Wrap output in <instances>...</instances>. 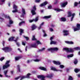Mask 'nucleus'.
Returning a JSON list of instances; mask_svg holds the SVG:
<instances>
[{
	"label": "nucleus",
	"instance_id": "f257e3e1",
	"mask_svg": "<svg viewBox=\"0 0 80 80\" xmlns=\"http://www.w3.org/2000/svg\"><path fill=\"white\" fill-rule=\"evenodd\" d=\"M31 75V74L30 73H28L26 76H23L21 77V76H19L18 77H17V78H15V80H18L19 78H20L21 77V78L20 79V80H23V79L24 78H30V76Z\"/></svg>",
	"mask_w": 80,
	"mask_h": 80
},
{
	"label": "nucleus",
	"instance_id": "f03ea898",
	"mask_svg": "<svg viewBox=\"0 0 80 80\" xmlns=\"http://www.w3.org/2000/svg\"><path fill=\"white\" fill-rule=\"evenodd\" d=\"M2 50H4L5 52L7 53V52H10V51H12V48H10L8 47H6L2 48Z\"/></svg>",
	"mask_w": 80,
	"mask_h": 80
},
{
	"label": "nucleus",
	"instance_id": "7ed1b4c3",
	"mask_svg": "<svg viewBox=\"0 0 80 80\" xmlns=\"http://www.w3.org/2000/svg\"><path fill=\"white\" fill-rule=\"evenodd\" d=\"M18 7L16 5H15V4H14L13 6V9H15L14 10H12V12L13 13H15L16 12H18V10H17V8Z\"/></svg>",
	"mask_w": 80,
	"mask_h": 80
},
{
	"label": "nucleus",
	"instance_id": "20e7f679",
	"mask_svg": "<svg viewBox=\"0 0 80 80\" xmlns=\"http://www.w3.org/2000/svg\"><path fill=\"white\" fill-rule=\"evenodd\" d=\"M48 51H54L55 52H57L58 50V48H50L48 49Z\"/></svg>",
	"mask_w": 80,
	"mask_h": 80
},
{
	"label": "nucleus",
	"instance_id": "39448f33",
	"mask_svg": "<svg viewBox=\"0 0 80 80\" xmlns=\"http://www.w3.org/2000/svg\"><path fill=\"white\" fill-rule=\"evenodd\" d=\"M76 27L77 28H74V32H76V31H78V30H80V24L77 23L76 25Z\"/></svg>",
	"mask_w": 80,
	"mask_h": 80
},
{
	"label": "nucleus",
	"instance_id": "423d86ee",
	"mask_svg": "<svg viewBox=\"0 0 80 80\" xmlns=\"http://www.w3.org/2000/svg\"><path fill=\"white\" fill-rule=\"evenodd\" d=\"M63 49L66 51L67 52H73V50L72 48H70L69 50V48H64Z\"/></svg>",
	"mask_w": 80,
	"mask_h": 80
},
{
	"label": "nucleus",
	"instance_id": "0eeeda50",
	"mask_svg": "<svg viewBox=\"0 0 80 80\" xmlns=\"http://www.w3.org/2000/svg\"><path fill=\"white\" fill-rule=\"evenodd\" d=\"M68 4V2H64L63 3H61L60 5L61 7H66V5Z\"/></svg>",
	"mask_w": 80,
	"mask_h": 80
},
{
	"label": "nucleus",
	"instance_id": "6e6552de",
	"mask_svg": "<svg viewBox=\"0 0 80 80\" xmlns=\"http://www.w3.org/2000/svg\"><path fill=\"white\" fill-rule=\"evenodd\" d=\"M38 78L39 79L41 78L42 80H45V77L43 75H38Z\"/></svg>",
	"mask_w": 80,
	"mask_h": 80
},
{
	"label": "nucleus",
	"instance_id": "1a4fd4ad",
	"mask_svg": "<svg viewBox=\"0 0 80 80\" xmlns=\"http://www.w3.org/2000/svg\"><path fill=\"white\" fill-rule=\"evenodd\" d=\"M53 62L54 64H55V65H60L61 64V63H60V62L59 61H53Z\"/></svg>",
	"mask_w": 80,
	"mask_h": 80
},
{
	"label": "nucleus",
	"instance_id": "9d476101",
	"mask_svg": "<svg viewBox=\"0 0 80 80\" xmlns=\"http://www.w3.org/2000/svg\"><path fill=\"white\" fill-rule=\"evenodd\" d=\"M10 66V65L8 64V65H7L5 64V65H3L2 67V69H3V70H5V69H6V68H7L8 67H9Z\"/></svg>",
	"mask_w": 80,
	"mask_h": 80
},
{
	"label": "nucleus",
	"instance_id": "9b49d317",
	"mask_svg": "<svg viewBox=\"0 0 80 80\" xmlns=\"http://www.w3.org/2000/svg\"><path fill=\"white\" fill-rule=\"evenodd\" d=\"M37 26L35 25V24H32V26L31 28L32 30H34L35 29L37 28Z\"/></svg>",
	"mask_w": 80,
	"mask_h": 80
},
{
	"label": "nucleus",
	"instance_id": "f8f14e48",
	"mask_svg": "<svg viewBox=\"0 0 80 80\" xmlns=\"http://www.w3.org/2000/svg\"><path fill=\"white\" fill-rule=\"evenodd\" d=\"M22 58V56H21L16 57H15V60L16 61H18V60H19V59H21Z\"/></svg>",
	"mask_w": 80,
	"mask_h": 80
},
{
	"label": "nucleus",
	"instance_id": "ddd939ff",
	"mask_svg": "<svg viewBox=\"0 0 80 80\" xmlns=\"http://www.w3.org/2000/svg\"><path fill=\"white\" fill-rule=\"evenodd\" d=\"M8 72V70H7V71H4V74L5 75V77H8H8H10V76H8V75H7V74L8 73L7 72Z\"/></svg>",
	"mask_w": 80,
	"mask_h": 80
},
{
	"label": "nucleus",
	"instance_id": "4468645a",
	"mask_svg": "<svg viewBox=\"0 0 80 80\" xmlns=\"http://www.w3.org/2000/svg\"><path fill=\"white\" fill-rule=\"evenodd\" d=\"M37 44L36 43H35L34 44H31L30 46V48H36L37 46Z\"/></svg>",
	"mask_w": 80,
	"mask_h": 80
},
{
	"label": "nucleus",
	"instance_id": "2eb2a0df",
	"mask_svg": "<svg viewBox=\"0 0 80 80\" xmlns=\"http://www.w3.org/2000/svg\"><path fill=\"white\" fill-rule=\"evenodd\" d=\"M48 3V2L47 1L41 4L40 5V7H43V6H45Z\"/></svg>",
	"mask_w": 80,
	"mask_h": 80
},
{
	"label": "nucleus",
	"instance_id": "dca6fc26",
	"mask_svg": "<svg viewBox=\"0 0 80 80\" xmlns=\"http://www.w3.org/2000/svg\"><path fill=\"white\" fill-rule=\"evenodd\" d=\"M31 12L32 13V15H36V12H35V11L33 10V9H32L31 10Z\"/></svg>",
	"mask_w": 80,
	"mask_h": 80
},
{
	"label": "nucleus",
	"instance_id": "f3484780",
	"mask_svg": "<svg viewBox=\"0 0 80 80\" xmlns=\"http://www.w3.org/2000/svg\"><path fill=\"white\" fill-rule=\"evenodd\" d=\"M14 38H15V37H11L10 38H9L8 40L9 41H14Z\"/></svg>",
	"mask_w": 80,
	"mask_h": 80
},
{
	"label": "nucleus",
	"instance_id": "a211bd4d",
	"mask_svg": "<svg viewBox=\"0 0 80 80\" xmlns=\"http://www.w3.org/2000/svg\"><path fill=\"white\" fill-rule=\"evenodd\" d=\"M67 20L66 18L65 17H62L61 18V22H65Z\"/></svg>",
	"mask_w": 80,
	"mask_h": 80
},
{
	"label": "nucleus",
	"instance_id": "6ab92c4d",
	"mask_svg": "<svg viewBox=\"0 0 80 80\" xmlns=\"http://www.w3.org/2000/svg\"><path fill=\"white\" fill-rule=\"evenodd\" d=\"M75 13H73L72 14V16L71 18V22H72L73 21V18H74V17L75 15Z\"/></svg>",
	"mask_w": 80,
	"mask_h": 80
},
{
	"label": "nucleus",
	"instance_id": "aec40b11",
	"mask_svg": "<svg viewBox=\"0 0 80 80\" xmlns=\"http://www.w3.org/2000/svg\"><path fill=\"white\" fill-rule=\"evenodd\" d=\"M39 68L40 70H47V68L44 67H41Z\"/></svg>",
	"mask_w": 80,
	"mask_h": 80
},
{
	"label": "nucleus",
	"instance_id": "412c9836",
	"mask_svg": "<svg viewBox=\"0 0 80 80\" xmlns=\"http://www.w3.org/2000/svg\"><path fill=\"white\" fill-rule=\"evenodd\" d=\"M50 44V45H52V44H54V45H56V44H57V42L52 41L51 42Z\"/></svg>",
	"mask_w": 80,
	"mask_h": 80
},
{
	"label": "nucleus",
	"instance_id": "4be33fe9",
	"mask_svg": "<svg viewBox=\"0 0 80 80\" xmlns=\"http://www.w3.org/2000/svg\"><path fill=\"white\" fill-rule=\"evenodd\" d=\"M65 43L68 44H73V42L72 41H66Z\"/></svg>",
	"mask_w": 80,
	"mask_h": 80
},
{
	"label": "nucleus",
	"instance_id": "5701e85b",
	"mask_svg": "<svg viewBox=\"0 0 80 80\" xmlns=\"http://www.w3.org/2000/svg\"><path fill=\"white\" fill-rule=\"evenodd\" d=\"M53 74H51L50 75H48L47 76V78H51L52 77H53Z\"/></svg>",
	"mask_w": 80,
	"mask_h": 80
},
{
	"label": "nucleus",
	"instance_id": "b1692460",
	"mask_svg": "<svg viewBox=\"0 0 80 80\" xmlns=\"http://www.w3.org/2000/svg\"><path fill=\"white\" fill-rule=\"evenodd\" d=\"M20 35H22V33H23V30L21 29L20 30Z\"/></svg>",
	"mask_w": 80,
	"mask_h": 80
},
{
	"label": "nucleus",
	"instance_id": "393cba45",
	"mask_svg": "<svg viewBox=\"0 0 80 80\" xmlns=\"http://www.w3.org/2000/svg\"><path fill=\"white\" fill-rule=\"evenodd\" d=\"M71 16H72V12H68V17H70Z\"/></svg>",
	"mask_w": 80,
	"mask_h": 80
},
{
	"label": "nucleus",
	"instance_id": "a878e982",
	"mask_svg": "<svg viewBox=\"0 0 80 80\" xmlns=\"http://www.w3.org/2000/svg\"><path fill=\"white\" fill-rule=\"evenodd\" d=\"M77 63H78V60H77V59H75V60L74 62V64L75 65H77Z\"/></svg>",
	"mask_w": 80,
	"mask_h": 80
},
{
	"label": "nucleus",
	"instance_id": "bb28decb",
	"mask_svg": "<svg viewBox=\"0 0 80 80\" xmlns=\"http://www.w3.org/2000/svg\"><path fill=\"white\" fill-rule=\"evenodd\" d=\"M51 69L52 70H57L55 68L52 66L51 67Z\"/></svg>",
	"mask_w": 80,
	"mask_h": 80
},
{
	"label": "nucleus",
	"instance_id": "cd10ccee",
	"mask_svg": "<svg viewBox=\"0 0 80 80\" xmlns=\"http://www.w3.org/2000/svg\"><path fill=\"white\" fill-rule=\"evenodd\" d=\"M32 40L33 41L37 40V39L35 38V35L32 36Z\"/></svg>",
	"mask_w": 80,
	"mask_h": 80
},
{
	"label": "nucleus",
	"instance_id": "c85d7f7f",
	"mask_svg": "<svg viewBox=\"0 0 80 80\" xmlns=\"http://www.w3.org/2000/svg\"><path fill=\"white\" fill-rule=\"evenodd\" d=\"M25 21H22L21 22H20L19 23V26H21L22 25V23H25Z\"/></svg>",
	"mask_w": 80,
	"mask_h": 80
},
{
	"label": "nucleus",
	"instance_id": "c756f323",
	"mask_svg": "<svg viewBox=\"0 0 80 80\" xmlns=\"http://www.w3.org/2000/svg\"><path fill=\"white\" fill-rule=\"evenodd\" d=\"M51 18V16H45L44 17V18Z\"/></svg>",
	"mask_w": 80,
	"mask_h": 80
},
{
	"label": "nucleus",
	"instance_id": "7c9ffc66",
	"mask_svg": "<svg viewBox=\"0 0 80 80\" xmlns=\"http://www.w3.org/2000/svg\"><path fill=\"white\" fill-rule=\"evenodd\" d=\"M22 12L23 14H25V10L24 8H22Z\"/></svg>",
	"mask_w": 80,
	"mask_h": 80
},
{
	"label": "nucleus",
	"instance_id": "2f4dec72",
	"mask_svg": "<svg viewBox=\"0 0 80 80\" xmlns=\"http://www.w3.org/2000/svg\"><path fill=\"white\" fill-rule=\"evenodd\" d=\"M55 10L58 11V12H60V11H63V10L59 9H55Z\"/></svg>",
	"mask_w": 80,
	"mask_h": 80
},
{
	"label": "nucleus",
	"instance_id": "473e14b6",
	"mask_svg": "<svg viewBox=\"0 0 80 80\" xmlns=\"http://www.w3.org/2000/svg\"><path fill=\"white\" fill-rule=\"evenodd\" d=\"M74 49L76 50H80V47H76L74 48Z\"/></svg>",
	"mask_w": 80,
	"mask_h": 80
},
{
	"label": "nucleus",
	"instance_id": "72a5a7b5",
	"mask_svg": "<svg viewBox=\"0 0 80 80\" xmlns=\"http://www.w3.org/2000/svg\"><path fill=\"white\" fill-rule=\"evenodd\" d=\"M42 32L43 33H44L43 35V37H47V35L45 33V31L44 30H43Z\"/></svg>",
	"mask_w": 80,
	"mask_h": 80
},
{
	"label": "nucleus",
	"instance_id": "f704fd0d",
	"mask_svg": "<svg viewBox=\"0 0 80 80\" xmlns=\"http://www.w3.org/2000/svg\"><path fill=\"white\" fill-rule=\"evenodd\" d=\"M10 60L7 61L5 63V64L6 65H10L9 64V63H10Z\"/></svg>",
	"mask_w": 80,
	"mask_h": 80
},
{
	"label": "nucleus",
	"instance_id": "c9c22d12",
	"mask_svg": "<svg viewBox=\"0 0 80 80\" xmlns=\"http://www.w3.org/2000/svg\"><path fill=\"white\" fill-rule=\"evenodd\" d=\"M38 20V17H37L36 18L34 19V22H37Z\"/></svg>",
	"mask_w": 80,
	"mask_h": 80
},
{
	"label": "nucleus",
	"instance_id": "e433bc0d",
	"mask_svg": "<svg viewBox=\"0 0 80 80\" xmlns=\"http://www.w3.org/2000/svg\"><path fill=\"white\" fill-rule=\"evenodd\" d=\"M68 80H73V78L71 76H69Z\"/></svg>",
	"mask_w": 80,
	"mask_h": 80
},
{
	"label": "nucleus",
	"instance_id": "4c0bfd02",
	"mask_svg": "<svg viewBox=\"0 0 80 80\" xmlns=\"http://www.w3.org/2000/svg\"><path fill=\"white\" fill-rule=\"evenodd\" d=\"M72 57H73V54H71L68 56V58Z\"/></svg>",
	"mask_w": 80,
	"mask_h": 80
},
{
	"label": "nucleus",
	"instance_id": "58836bf2",
	"mask_svg": "<svg viewBox=\"0 0 80 80\" xmlns=\"http://www.w3.org/2000/svg\"><path fill=\"white\" fill-rule=\"evenodd\" d=\"M13 21H12V20L11 19L9 20V24H10V25H11V24H12V23H13Z\"/></svg>",
	"mask_w": 80,
	"mask_h": 80
},
{
	"label": "nucleus",
	"instance_id": "ea45409f",
	"mask_svg": "<svg viewBox=\"0 0 80 80\" xmlns=\"http://www.w3.org/2000/svg\"><path fill=\"white\" fill-rule=\"evenodd\" d=\"M16 44L17 45L18 47H20V43L18 42H16Z\"/></svg>",
	"mask_w": 80,
	"mask_h": 80
},
{
	"label": "nucleus",
	"instance_id": "a19ab883",
	"mask_svg": "<svg viewBox=\"0 0 80 80\" xmlns=\"http://www.w3.org/2000/svg\"><path fill=\"white\" fill-rule=\"evenodd\" d=\"M37 43L38 45H41L42 44V43L40 42L39 41H37L36 42Z\"/></svg>",
	"mask_w": 80,
	"mask_h": 80
},
{
	"label": "nucleus",
	"instance_id": "79ce46f5",
	"mask_svg": "<svg viewBox=\"0 0 80 80\" xmlns=\"http://www.w3.org/2000/svg\"><path fill=\"white\" fill-rule=\"evenodd\" d=\"M33 61H34V62H39L40 61V59H36L34 60Z\"/></svg>",
	"mask_w": 80,
	"mask_h": 80
},
{
	"label": "nucleus",
	"instance_id": "37998d69",
	"mask_svg": "<svg viewBox=\"0 0 80 80\" xmlns=\"http://www.w3.org/2000/svg\"><path fill=\"white\" fill-rule=\"evenodd\" d=\"M78 3L77 2H74V7H77V5H78Z\"/></svg>",
	"mask_w": 80,
	"mask_h": 80
},
{
	"label": "nucleus",
	"instance_id": "c03bdc74",
	"mask_svg": "<svg viewBox=\"0 0 80 80\" xmlns=\"http://www.w3.org/2000/svg\"><path fill=\"white\" fill-rule=\"evenodd\" d=\"M45 50V48H42L41 49H40L39 50V52H42V51H43V50Z\"/></svg>",
	"mask_w": 80,
	"mask_h": 80
},
{
	"label": "nucleus",
	"instance_id": "a18cd8bd",
	"mask_svg": "<svg viewBox=\"0 0 80 80\" xmlns=\"http://www.w3.org/2000/svg\"><path fill=\"white\" fill-rule=\"evenodd\" d=\"M34 19H32V20H29V23H32L34 21Z\"/></svg>",
	"mask_w": 80,
	"mask_h": 80
},
{
	"label": "nucleus",
	"instance_id": "49530a36",
	"mask_svg": "<svg viewBox=\"0 0 80 80\" xmlns=\"http://www.w3.org/2000/svg\"><path fill=\"white\" fill-rule=\"evenodd\" d=\"M18 37H17L16 38V39L14 40V41L15 42H17V41H18Z\"/></svg>",
	"mask_w": 80,
	"mask_h": 80
},
{
	"label": "nucleus",
	"instance_id": "de8ad7c7",
	"mask_svg": "<svg viewBox=\"0 0 80 80\" xmlns=\"http://www.w3.org/2000/svg\"><path fill=\"white\" fill-rule=\"evenodd\" d=\"M59 67L61 68H63L65 67L63 66V65H60Z\"/></svg>",
	"mask_w": 80,
	"mask_h": 80
},
{
	"label": "nucleus",
	"instance_id": "09e8293b",
	"mask_svg": "<svg viewBox=\"0 0 80 80\" xmlns=\"http://www.w3.org/2000/svg\"><path fill=\"white\" fill-rule=\"evenodd\" d=\"M33 9L32 10H33L35 11H36V10H37V8H36V6H34L33 7Z\"/></svg>",
	"mask_w": 80,
	"mask_h": 80
},
{
	"label": "nucleus",
	"instance_id": "8fccbe9b",
	"mask_svg": "<svg viewBox=\"0 0 80 80\" xmlns=\"http://www.w3.org/2000/svg\"><path fill=\"white\" fill-rule=\"evenodd\" d=\"M4 59H5V57H2L0 58V60L1 61V62H2Z\"/></svg>",
	"mask_w": 80,
	"mask_h": 80
},
{
	"label": "nucleus",
	"instance_id": "3c124183",
	"mask_svg": "<svg viewBox=\"0 0 80 80\" xmlns=\"http://www.w3.org/2000/svg\"><path fill=\"white\" fill-rule=\"evenodd\" d=\"M55 2L54 3V5H56V4H57L58 3V0H55Z\"/></svg>",
	"mask_w": 80,
	"mask_h": 80
},
{
	"label": "nucleus",
	"instance_id": "603ef678",
	"mask_svg": "<svg viewBox=\"0 0 80 80\" xmlns=\"http://www.w3.org/2000/svg\"><path fill=\"white\" fill-rule=\"evenodd\" d=\"M25 14L22 13V15L20 16L21 17H22L23 18L24 17V15H25Z\"/></svg>",
	"mask_w": 80,
	"mask_h": 80
},
{
	"label": "nucleus",
	"instance_id": "864d4df0",
	"mask_svg": "<svg viewBox=\"0 0 80 80\" xmlns=\"http://www.w3.org/2000/svg\"><path fill=\"white\" fill-rule=\"evenodd\" d=\"M17 67H18V70H20V65H18L17 66Z\"/></svg>",
	"mask_w": 80,
	"mask_h": 80
},
{
	"label": "nucleus",
	"instance_id": "5fc2aeb1",
	"mask_svg": "<svg viewBox=\"0 0 80 80\" xmlns=\"http://www.w3.org/2000/svg\"><path fill=\"white\" fill-rule=\"evenodd\" d=\"M40 2V0H36L35 2L36 3H39Z\"/></svg>",
	"mask_w": 80,
	"mask_h": 80
},
{
	"label": "nucleus",
	"instance_id": "6e6d98bb",
	"mask_svg": "<svg viewBox=\"0 0 80 80\" xmlns=\"http://www.w3.org/2000/svg\"><path fill=\"white\" fill-rule=\"evenodd\" d=\"M63 33H67V32H68V31L67 30H64L63 31Z\"/></svg>",
	"mask_w": 80,
	"mask_h": 80
},
{
	"label": "nucleus",
	"instance_id": "4d7b16f0",
	"mask_svg": "<svg viewBox=\"0 0 80 80\" xmlns=\"http://www.w3.org/2000/svg\"><path fill=\"white\" fill-rule=\"evenodd\" d=\"M24 37L26 39V40H29V38H28V37Z\"/></svg>",
	"mask_w": 80,
	"mask_h": 80
},
{
	"label": "nucleus",
	"instance_id": "13d9d810",
	"mask_svg": "<svg viewBox=\"0 0 80 80\" xmlns=\"http://www.w3.org/2000/svg\"><path fill=\"white\" fill-rule=\"evenodd\" d=\"M52 6L50 5L48 6V8L49 9H51L52 8Z\"/></svg>",
	"mask_w": 80,
	"mask_h": 80
},
{
	"label": "nucleus",
	"instance_id": "bf43d9fd",
	"mask_svg": "<svg viewBox=\"0 0 80 80\" xmlns=\"http://www.w3.org/2000/svg\"><path fill=\"white\" fill-rule=\"evenodd\" d=\"M22 44L23 45H24V46H25V43L23 42H22Z\"/></svg>",
	"mask_w": 80,
	"mask_h": 80
},
{
	"label": "nucleus",
	"instance_id": "052dcab7",
	"mask_svg": "<svg viewBox=\"0 0 80 80\" xmlns=\"http://www.w3.org/2000/svg\"><path fill=\"white\" fill-rule=\"evenodd\" d=\"M50 30L51 32H53V29L52 28H50Z\"/></svg>",
	"mask_w": 80,
	"mask_h": 80
},
{
	"label": "nucleus",
	"instance_id": "680f3d73",
	"mask_svg": "<svg viewBox=\"0 0 80 80\" xmlns=\"http://www.w3.org/2000/svg\"><path fill=\"white\" fill-rule=\"evenodd\" d=\"M4 44H5V41H2V45H3V47H4Z\"/></svg>",
	"mask_w": 80,
	"mask_h": 80
},
{
	"label": "nucleus",
	"instance_id": "e2e57ef3",
	"mask_svg": "<svg viewBox=\"0 0 80 80\" xmlns=\"http://www.w3.org/2000/svg\"><path fill=\"white\" fill-rule=\"evenodd\" d=\"M18 50H19V51L20 52H22V51L20 50V49L19 48H18Z\"/></svg>",
	"mask_w": 80,
	"mask_h": 80
},
{
	"label": "nucleus",
	"instance_id": "0e129e2a",
	"mask_svg": "<svg viewBox=\"0 0 80 80\" xmlns=\"http://www.w3.org/2000/svg\"><path fill=\"white\" fill-rule=\"evenodd\" d=\"M53 37H51L50 40H51V41H52V40H53Z\"/></svg>",
	"mask_w": 80,
	"mask_h": 80
},
{
	"label": "nucleus",
	"instance_id": "69168bd1",
	"mask_svg": "<svg viewBox=\"0 0 80 80\" xmlns=\"http://www.w3.org/2000/svg\"><path fill=\"white\" fill-rule=\"evenodd\" d=\"M79 71H80V70H74V72L76 73H78V72H79Z\"/></svg>",
	"mask_w": 80,
	"mask_h": 80
},
{
	"label": "nucleus",
	"instance_id": "338daca9",
	"mask_svg": "<svg viewBox=\"0 0 80 80\" xmlns=\"http://www.w3.org/2000/svg\"><path fill=\"white\" fill-rule=\"evenodd\" d=\"M74 70H80V69L76 68Z\"/></svg>",
	"mask_w": 80,
	"mask_h": 80
},
{
	"label": "nucleus",
	"instance_id": "774afa93",
	"mask_svg": "<svg viewBox=\"0 0 80 80\" xmlns=\"http://www.w3.org/2000/svg\"><path fill=\"white\" fill-rule=\"evenodd\" d=\"M51 26L52 27H55V25L53 24H52L51 25Z\"/></svg>",
	"mask_w": 80,
	"mask_h": 80
}]
</instances>
